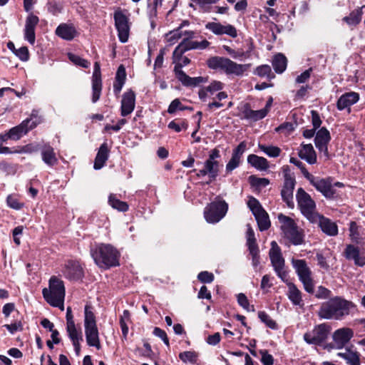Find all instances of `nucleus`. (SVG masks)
<instances>
[{
	"mask_svg": "<svg viewBox=\"0 0 365 365\" xmlns=\"http://www.w3.org/2000/svg\"><path fill=\"white\" fill-rule=\"evenodd\" d=\"M63 276L70 281L81 280L84 277V271L81 264L76 260H68L62 270Z\"/></svg>",
	"mask_w": 365,
	"mask_h": 365,
	"instance_id": "16",
	"label": "nucleus"
},
{
	"mask_svg": "<svg viewBox=\"0 0 365 365\" xmlns=\"http://www.w3.org/2000/svg\"><path fill=\"white\" fill-rule=\"evenodd\" d=\"M39 22V19L33 13H29L25 21L24 29V39L30 44L34 45L36 41L35 29Z\"/></svg>",
	"mask_w": 365,
	"mask_h": 365,
	"instance_id": "22",
	"label": "nucleus"
},
{
	"mask_svg": "<svg viewBox=\"0 0 365 365\" xmlns=\"http://www.w3.org/2000/svg\"><path fill=\"white\" fill-rule=\"evenodd\" d=\"M207 65L210 69L218 70L227 75L242 76L250 68V64H239L228 58L212 56L207 60Z\"/></svg>",
	"mask_w": 365,
	"mask_h": 365,
	"instance_id": "4",
	"label": "nucleus"
},
{
	"mask_svg": "<svg viewBox=\"0 0 365 365\" xmlns=\"http://www.w3.org/2000/svg\"><path fill=\"white\" fill-rule=\"evenodd\" d=\"M296 199L302 215L310 222H316L319 215L316 212V204L311 196L300 187L297 191Z\"/></svg>",
	"mask_w": 365,
	"mask_h": 365,
	"instance_id": "7",
	"label": "nucleus"
},
{
	"mask_svg": "<svg viewBox=\"0 0 365 365\" xmlns=\"http://www.w3.org/2000/svg\"><path fill=\"white\" fill-rule=\"evenodd\" d=\"M15 55L22 61H26L29 58V49L26 46H21L17 50H15Z\"/></svg>",
	"mask_w": 365,
	"mask_h": 365,
	"instance_id": "63",
	"label": "nucleus"
},
{
	"mask_svg": "<svg viewBox=\"0 0 365 365\" xmlns=\"http://www.w3.org/2000/svg\"><path fill=\"white\" fill-rule=\"evenodd\" d=\"M295 186V180L289 174L284 175V182L283 187L281 190V195L282 200L286 202L287 205L290 207H294L293 202V191Z\"/></svg>",
	"mask_w": 365,
	"mask_h": 365,
	"instance_id": "23",
	"label": "nucleus"
},
{
	"mask_svg": "<svg viewBox=\"0 0 365 365\" xmlns=\"http://www.w3.org/2000/svg\"><path fill=\"white\" fill-rule=\"evenodd\" d=\"M173 63H175L174 72L175 77L185 86H197L205 83V78L201 76L192 78L187 76L182 69L183 66L190 63V60L187 56H181L180 58L175 59L173 56Z\"/></svg>",
	"mask_w": 365,
	"mask_h": 365,
	"instance_id": "8",
	"label": "nucleus"
},
{
	"mask_svg": "<svg viewBox=\"0 0 365 365\" xmlns=\"http://www.w3.org/2000/svg\"><path fill=\"white\" fill-rule=\"evenodd\" d=\"M359 100V95L356 92H349L343 94L337 101L336 107L338 110H342L349 108Z\"/></svg>",
	"mask_w": 365,
	"mask_h": 365,
	"instance_id": "27",
	"label": "nucleus"
},
{
	"mask_svg": "<svg viewBox=\"0 0 365 365\" xmlns=\"http://www.w3.org/2000/svg\"><path fill=\"white\" fill-rule=\"evenodd\" d=\"M247 230L246 233V245L248 247V250L259 248L256 242V238L255 236V232L253 229L252 228L250 224L247 225Z\"/></svg>",
	"mask_w": 365,
	"mask_h": 365,
	"instance_id": "42",
	"label": "nucleus"
},
{
	"mask_svg": "<svg viewBox=\"0 0 365 365\" xmlns=\"http://www.w3.org/2000/svg\"><path fill=\"white\" fill-rule=\"evenodd\" d=\"M247 148L245 142H241L234 150L232 156L238 159H241L243 153H245Z\"/></svg>",
	"mask_w": 365,
	"mask_h": 365,
	"instance_id": "61",
	"label": "nucleus"
},
{
	"mask_svg": "<svg viewBox=\"0 0 365 365\" xmlns=\"http://www.w3.org/2000/svg\"><path fill=\"white\" fill-rule=\"evenodd\" d=\"M344 257L349 261H353L354 265L360 267L365 266V252L354 245H347L344 251Z\"/></svg>",
	"mask_w": 365,
	"mask_h": 365,
	"instance_id": "20",
	"label": "nucleus"
},
{
	"mask_svg": "<svg viewBox=\"0 0 365 365\" xmlns=\"http://www.w3.org/2000/svg\"><path fill=\"white\" fill-rule=\"evenodd\" d=\"M220 163L218 161H211L206 160L204 163V167L200 170L196 175L198 178L208 175L210 181L215 180L219 174Z\"/></svg>",
	"mask_w": 365,
	"mask_h": 365,
	"instance_id": "26",
	"label": "nucleus"
},
{
	"mask_svg": "<svg viewBox=\"0 0 365 365\" xmlns=\"http://www.w3.org/2000/svg\"><path fill=\"white\" fill-rule=\"evenodd\" d=\"M258 147L261 151L267 155H268L270 158H277L281 153V149L277 146H267L265 145L259 144Z\"/></svg>",
	"mask_w": 365,
	"mask_h": 365,
	"instance_id": "43",
	"label": "nucleus"
},
{
	"mask_svg": "<svg viewBox=\"0 0 365 365\" xmlns=\"http://www.w3.org/2000/svg\"><path fill=\"white\" fill-rule=\"evenodd\" d=\"M28 122V120H24L20 125L11 128L7 133L9 138L14 140H18L23 135L26 134L29 131L26 127Z\"/></svg>",
	"mask_w": 365,
	"mask_h": 365,
	"instance_id": "37",
	"label": "nucleus"
},
{
	"mask_svg": "<svg viewBox=\"0 0 365 365\" xmlns=\"http://www.w3.org/2000/svg\"><path fill=\"white\" fill-rule=\"evenodd\" d=\"M205 29L210 31L212 34L217 36L227 35L231 38H236L238 35L237 29L230 24H222L220 22H208L205 24Z\"/></svg>",
	"mask_w": 365,
	"mask_h": 365,
	"instance_id": "18",
	"label": "nucleus"
},
{
	"mask_svg": "<svg viewBox=\"0 0 365 365\" xmlns=\"http://www.w3.org/2000/svg\"><path fill=\"white\" fill-rule=\"evenodd\" d=\"M287 58L282 54L278 53L274 56L272 60V66L276 73H282L287 68Z\"/></svg>",
	"mask_w": 365,
	"mask_h": 365,
	"instance_id": "38",
	"label": "nucleus"
},
{
	"mask_svg": "<svg viewBox=\"0 0 365 365\" xmlns=\"http://www.w3.org/2000/svg\"><path fill=\"white\" fill-rule=\"evenodd\" d=\"M287 285L288 290L287 292V296L288 299L291 301V302L296 306H299L302 307L304 305L302 292L297 287V286L287 280V279L284 281Z\"/></svg>",
	"mask_w": 365,
	"mask_h": 365,
	"instance_id": "29",
	"label": "nucleus"
},
{
	"mask_svg": "<svg viewBox=\"0 0 365 365\" xmlns=\"http://www.w3.org/2000/svg\"><path fill=\"white\" fill-rule=\"evenodd\" d=\"M4 327L11 334H14L16 331H21L23 330V324L21 321H16L14 323L11 324H4Z\"/></svg>",
	"mask_w": 365,
	"mask_h": 365,
	"instance_id": "60",
	"label": "nucleus"
},
{
	"mask_svg": "<svg viewBox=\"0 0 365 365\" xmlns=\"http://www.w3.org/2000/svg\"><path fill=\"white\" fill-rule=\"evenodd\" d=\"M254 74L260 77H266L268 79H272L274 76L272 72L271 67L266 64L257 66L254 71Z\"/></svg>",
	"mask_w": 365,
	"mask_h": 365,
	"instance_id": "44",
	"label": "nucleus"
},
{
	"mask_svg": "<svg viewBox=\"0 0 365 365\" xmlns=\"http://www.w3.org/2000/svg\"><path fill=\"white\" fill-rule=\"evenodd\" d=\"M182 37V30L175 29L166 34L167 41L170 45L175 43L180 38Z\"/></svg>",
	"mask_w": 365,
	"mask_h": 365,
	"instance_id": "53",
	"label": "nucleus"
},
{
	"mask_svg": "<svg viewBox=\"0 0 365 365\" xmlns=\"http://www.w3.org/2000/svg\"><path fill=\"white\" fill-rule=\"evenodd\" d=\"M56 34L62 39L71 41L78 35V32L73 25L61 24L56 29Z\"/></svg>",
	"mask_w": 365,
	"mask_h": 365,
	"instance_id": "30",
	"label": "nucleus"
},
{
	"mask_svg": "<svg viewBox=\"0 0 365 365\" xmlns=\"http://www.w3.org/2000/svg\"><path fill=\"white\" fill-rule=\"evenodd\" d=\"M292 264L294 268L299 280L304 285L305 291L313 293L314 283L312 278V272L304 259H292Z\"/></svg>",
	"mask_w": 365,
	"mask_h": 365,
	"instance_id": "10",
	"label": "nucleus"
},
{
	"mask_svg": "<svg viewBox=\"0 0 365 365\" xmlns=\"http://www.w3.org/2000/svg\"><path fill=\"white\" fill-rule=\"evenodd\" d=\"M294 130L293 123L290 122H285L282 123L279 126L275 128V131L277 133H284L285 134H289Z\"/></svg>",
	"mask_w": 365,
	"mask_h": 365,
	"instance_id": "59",
	"label": "nucleus"
},
{
	"mask_svg": "<svg viewBox=\"0 0 365 365\" xmlns=\"http://www.w3.org/2000/svg\"><path fill=\"white\" fill-rule=\"evenodd\" d=\"M227 210L228 205L225 200L216 199L205 207V219L208 223H217L225 216Z\"/></svg>",
	"mask_w": 365,
	"mask_h": 365,
	"instance_id": "9",
	"label": "nucleus"
},
{
	"mask_svg": "<svg viewBox=\"0 0 365 365\" xmlns=\"http://www.w3.org/2000/svg\"><path fill=\"white\" fill-rule=\"evenodd\" d=\"M250 182L252 186L258 188L265 187L269 184V180L267 178H257L255 175L250 177Z\"/></svg>",
	"mask_w": 365,
	"mask_h": 365,
	"instance_id": "54",
	"label": "nucleus"
},
{
	"mask_svg": "<svg viewBox=\"0 0 365 365\" xmlns=\"http://www.w3.org/2000/svg\"><path fill=\"white\" fill-rule=\"evenodd\" d=\"M258 317L269 328L272 329H277V324L265 312H259Z\"/></svg>",
	"mask_w": 365,
	"mask_h": 365,
	"instance_id": "51",
	"label": "nucleus"
},
{
	"mask_svg": "<svg viewBox=\"0 0 365 365\" xmlns=\"http://www.w3.org/2000/svg\"><path fill=\"white\" fill-rule=\"evenodd\" d=\"M135 94L132 90L125 92L122 96L120 115L123 117L130 115L135 108Z\"/></svg>",
	"mask_w": 365,
	"mask_h": 365,
	"instance_id": "25",
	"label": "nucleus"
},
{
	"mask_svg": "<svg viewBox=\"0 0 365 365\" xmlns=\"http://www.w3.org/2000/svg\"><path fill=\"white\" fill-rule=\"evenodd\" d=\"M247 162L258 170H266L269 168V162L266 158L255 154L248 155Z\"/></svg>",
	"mask_w": 365,
	"mask_h": 365,
	"instance_id": "36",
	"label": "nucleus"
},
{
	"mask_svg": "<svg viewBox=\"0 0 365 365\" xmlns=\"http://www.w3.org/2000/svg\"><path fill=\"white\" fill-rule=\"evenodd\" d=\"M353 307L351 302L340 297H335L322 303L318 316L321 319L341 320L349 314L350 309Z\"/></svg>",
	"mask_w": 365,
	"mask_h": 365,
	"instance_id": "1",
	"label": "nucleus"
},
{
	"mask_svg": "<svg viewBox=\"0 0 365 365\" xmlns=\"http://www.w3.org/2000/svg\"><path fill=\"white\" fill-rule=\"evenodd\" d=\"M91 255L100 267L108 269L119 264V253L109 244H96L91 247Z\"/></svg>",
	"mask_w": 365,
	"mask_h": 365,
	"instance_id": "2",
	"label": "nucleus"
},
{
	"mask_svg": "<svg viewBox=\"0 0 365 365\" xmlns=\"http://www.w3.org/2000/svg\"><path fill=\"white\" fill-rule=\"evenodd\" d=\"M271 246L269 255L272 265L277 275L282 281H285L287 278V273L284 269L285 262L281 250L275 241L271 242Z\"/></svg>",
	"mask_w": 365,
	"mask_h": 365,
	"instance_id": "12",
	"label": "nucleus"
},
{
	"mask_svg": "<svg viewBox=\"0 0 365 365\" xmlns=\"http://www.w3.org/2000/svg\"><path fill=\"white\" fill-rule=\"evenodd\" d=\"M102 90V80L101 67L98 62L94 63L93 73L92 76V102L96 103L101 96Z\"/></svg>",
	"mask_w": 365,
	"mask_h": 365,
	"instance_id": "24",
	"label": "nucleus"
},
{
	"mask_svg": "<svg viewBox=\"0 0 365 365\" xmlns=\"http://www.w3.org/2000/svg\"><path fill=\"white\" fill-rule=\"evenodd\" d=\"M126 72L125 68L123 65H120L117 70L115 81L113 83V91L115 94H118L125 82Z\"/></svg>",
	"mask_w": 365,
	"mask_h": 365,
	"instance_id": "35",
	"label": "nucleus"
},
{
	"mask_svg": "<svg viewBox=\"0 0 365 365\" xmlns=\"http://www.w3.org/2000/svg\"><path fill=\"white\" fill-rule=\"evenodd\" d=\"M114 20L120 41L127 42L130 31L128 17L121 11H118L114 13Z\"/></svg>",
	"mask_w": 365,
	"mask_h": 365,
	"instance_id": "15",
	"label": "nucleus"
},
{
	"mask_svg": "<svg viewBox=\"0 0 365 365\" xmlns=\"http://www.w3.org/2000/svg\"><path fill=\"white\" fill-rule=\"evenodd\" d=\"M69 59L76 65L87 68L90 66V62L84 58H81L75 54H68Z\"/></svg>",
	"mask_w": 365,
	"mask_h": 365,
	"instance_id": "56",
	"label": "nucleus"
},
{
	"mask_svg": "<svg viewBox=\"0 0 365 365\" xmlns=\"http://www.w3.org/2000/svg\"><path fill=\"white\" fill-rule=\"evenodd\" d=\"M179 358L184 363L195 364L197 361V354L195 351H187L180 353Z\"/></svg>",
	"mask_w": 365,
	"mask_h": 365,
	"instance_id": "52",
	"label": "nucleus"
},
{
	"mask_svg": "<svg viewBox=\"0 0 365 365\" xmlns=\"http://www.w3.org/2000/svg\"><path fill=\"white\" fill-rule=\"evenodd\" d=\"M168 128L175 130L177 133L182 130H187L188 124L184 119H178L170 121L168 125Z\"/></svg>",
	"mask_w": 365,
	"mask_h": 365,
	"instance_id": "45",
	"label": "nucleus"
},
{
	"mask_svg": "<svg viewBox=\"0 0 365 365\" xmlns=\"http://www.w3.org/2000/svg\"><path fill=\"white\" fill-rule=\"evenodd\" d=\"M108 155H109V149L108 147L107 143H103L100 146L98 153L96 156L93 168L95 170H100L101 169L106 161L108 159Z\"/></svg>",
	"mask_w": 365,
	"mask_h": 365,
	"instance_id": "33",
	"label": "nucleus"
},
{
	"mask_svg": "<svg viewBox=\"0 0 365 365\" xmlns=\"http://www.w3.org/2000/svg\"><path fill=\"white\" fill-rule=\"evenodd\" d=\"M237 302L240 307L247 312H255L254 305H250L247 297L243 293L237 295Z\"/></svg>",
	"mask_w": 365,
	"mask_h": 365,
	"instance_id": "50",
	"label": "nucleus"
},
{
	"mask_svg": "<svg viewBox=\"0 0 365 365\" xmlns=\"http://www.w3.org/2000/svg\"><path fill=\"white\" fill-rule=\"evenodd\" d=\"M277 219L280 223V229L284 237L294 245H302L304 242V232L302 230H299L294 220L282 213L277 215Z\"/></svg>",
	"mask_w": 365,
	"mask_h": 365,
	"instance_id": "5",
	"label": "nucleus"
},
{
	"mask_svg": "<svg viewBox=\"0 0 365 365\" xmlns=\"http://www.w3.org/2000/svg\"><path fill=\"white\" fill-rule=\"evenodd\" d=\"M108 203L113 208L120 212H125L128 210V205L125 202L118 200L113 194L110 195Z\"/></svg>",
	"mask_w": 365,
	"mask_h": 365,
	"instance_id": "40",
	"label": "nucleus"
},
{
	"mask_svg": "<svg viewBox=\"0 0 365 365\" xmlns=\"http://www.w3.org/2000/svg\"><path fill=\"white\" fill-rule=\"evenodd\" d=\"M45 300L52 307L64 309L66 289L63 280L56 276H52L48 282V287L42 290Z\"/></svg>",
	"mask_w": 365,
	"mask_h": 365,
	"instance_id": "3",
	"label": "nucleus"
},
{
	"mask_svg": "<svg viewBox=\"0 0 365 365\" xmlns=\"http://www.w3.org/2000/svg\"><path fill=\"white\" fill-rule=\"evenodd\" d=\"M197 279L202 283H211L214 280V275L211 272L203 271L198 274Z\"/></svg>",
	"mask_w": 365,
	"mask_h": 365,
	"instance_id": "64",
	"label": "nucleus"
},
{
	"mask_svg": "<svg viewBox=\"0 0 365 365\" xmlns=\"http://www.w3.org/2000/svg\"><path fill=\"white\" fill-rule=\"evenodd\" d=\"M25 120L29 121L26 127L29 130H31L42 122V118L38 115L37 110H33L30 118H26Z\"/></svg>",
	"mask_w": 365,
	"mask_h": 365,
	"instance_id": "46",
	"label": "nucleus"
},
{
	"mask_svg": "<svg viewBox=\"0 0 365 365\" xmlns=\"http://www.w3.org/2000/svg\"><path fill=\"white\" fill-rule=\"evenodd\" d=\"M259 353L261 355L260 361L263 365H273L274 358L268 353L267 350L261 349L259 351Z\"/></svg>",
	"mask_w": 365,
	"mask_h": 365,
	"instance_id": "57",
	"label": "nucleus"
},
{
	"mask_svg": "<svg viewBox=\"0 0 365 365\" xmlns=\"http://www.w3.org/2000/svg\"><path fill=\"white\" fill-rule=\"evenodd\" d=\"M247 206L254 215L259 230H268L271 225L269 215L259 202L254 197H250L247 202Z\"/></svg>",
	"mask_w": 365,
	"mask_h": 365,
	"instance_id": "11",
	"label": "nucleus"
},
{
	"mask_svg": "<svg viewBox=\"0 0 365 365\" xmlns=\"http://www.w3.org/2000/svg\"><path fill=\"white\" fill-rule=\"evenodd\" d=\"M66 331L68 332V336H69L70 339L71 340L72 343L73 342L76 343L77 341H80V340L83 339L81 332L78 331L76 329L75 324L67 325Z\"/></svg>",
	"mask_w": 365,
	"mask_h": 365,
	"instance_id": "47",
	"label": "nucleus"
},
{
	"mask_svg": "<svg viewBox=\"0 0 365 365\" xmlns=\"http://www.w3.org/2000/svg\"><path fill=\"white\" fill-rule=\"evenodd\" d=\"M331 140L329 131L325 128H322L316 133L314 138V143L316 148L319 151L324 154L326 160L329 159V153L328 151V143Z\"/></svg>",
	"mask_w": 365,
	"mask_h": 365,
	"instance_id": "21",
	"label": "nucleus"
},
{
	"mask_svg": "<svg viewBox=\"0 0 365 365\" xmlns=\"http://www.w3.org/2000/svg\"><path fill=\"white\" fill-rule=\"evenodd\" d=\"M242 118L251 120L258 121L263 119L267 115V109H260L257 110H252L250 106L246 103L242 110Z\"/></svg>",
	"mask_w": 365,
	"mask_h": 365,
	"instance_id": "28",
	"label": "nucleus"
},
{
	"mask_svg": "<svg viewBox=\"0 0 365 365\" xmlns=\"http://www.w3.org/2000/svg\"><path fill=\"white\" fill-rule=\"evenodd\" d=\"M330 327L328 324H319L304 334V340L309 344L321 345L327 339Z\"/></svg>",
	"mask_w": 365,
	"mask_h": 365,
	"instance_id": "13",
	"label": "nucleus"
},
{
	"mask_svg": "<svg viewBox=\"0 0 365 365\" xmlns=\"http://www.w3.org/2000/svg\"><path fill=\"white\" fill-rule=\"evenodd\" d=\"M353 346H351V348ZM346 362L348 365H361L360 354L350 349V351H348Z\"/></svg>",
	"mask_w": 365,
	"mask_h": 365,
	"instance_id": "48",
	"label": "nucleus"
},
{
	"mask_svg": "<svg viewBox=\"0 0 365 365\" xmlns=\"http://www.w3.org/2000/svg\"><path fill=\"white\" fill-rule=\"evenodd\" d=\"M192 110V108L184 106L178 98L174 99L168 108V113L170 114L175 113L177 110Z\"/></svg>",
	"mask_w": 365,
	"mask_h": 365,
	"instance_id": "49",
	"label": "nucleus"
},
{
	"mask_svg": "<svg viewBox=\"0 0 365 365\" xmlns=\"http://www.w3.org/2000/svg\"><path fill=\"white\" fill-rule=\"evenodd\" d=\"M331 295V292L323 286L318 287L317 290L315 294V297L317 299H330Z\"/></svg>",
	"mask_w": 365,
	"mask_h": 365,
	"instance_id": "58",
	"label": "nucleus"
},
{
	"mask_svg": "<svg viewBox=\"0 0 365 365\" xmlns=\"http://www.w3.org/2000/svg\"><path fill=\"white\" fill-rule=\"evenodd\" d=\"M317 220L319 226L324 233L329 236H336L338 234V227L335 222L319 215Z\"/></svg>",
	"mask_w": 365,
	"mask_h": 365,
	"instance_id": "31",
	"label": "nucleus"
},
{
	"mask_svg": "<svg viewBox=\"0 0 365 365\" xmlns=\"http://www.w3.org/2000/svg\"><path fill=\"white\" fill-rule=\"evenodd\" d=\"M130 322V314L128 310H124L120 317V326L124 338L127 337L128 334V323Z\"/></svg>",
	"mask_w": 365,
	"mask_h": 365,
	"instance_id": "41",
	"label": "nucleus"
},
{
	"mask_svg": "<svg viewBox=\"0 0 365 365\" xmlns=\"http://www.w3.org/2000/svg\"><path fill=\"white\" fill-rule=\"evenodd\" d=\"M299 156L311 165L317 162V154L312 144H302Z\"/></svg>",
	"mask_w": 365,
	"mask_h": 365,
	"instance_id": "34",
	"label": "nucleus"
},
{
	"mask_svg": "<svg viewBox=\"0 0 365 365\" xmlns=\"http://www.w3.org/2000/svg\"><path fill=\"white\" fill-rule=\"evenodd\" d=\"M210 43L204 39L199 42L192 40H182L178 46L175 48L173 51V57L175 59H178L181 57L183 53L187 51L193 49L203 50L210 46Z\"/></svg>",
	"mask_w": 365,
	"mask_h": 365,
	"instance_id": "14",
	"label": "nucleus"
},
{
	"mask_svg": "<svg viewBox=\"0 0 365 365\" xmlns=\"http://www.w3.org/2000/svg\"><path fill=\"white\" fill-rule=\"evenodd\" d=\"M312 185L327 199H334L337 196L336 190L334 188L331 178H317Z\"/></svg>",
	"mask_w": 365,
	"mask_h": 365,
	"instance_id": "17",
	"label": "nucleus"
},
{
	"mask_svg": "<svg viewBox=\"0 0 365 365\" xmlns=\"http://www.w3.org/2000/svg\"><path fill=\"white\" fill-rule=\"evenodd\" d=\"M84 315V328L86 342L88 346L96 347L98 350L101 349V343L96 317L87 305L85 307Z\"/></svg>",
	"mask_w": 365,
	"mask_h": 365,
	"instance_id": "6",
	"label": "nucleus"
},
{
	"mask_svg": "<svg viewBox=\"0 0 365 365\" xmlns=\"http://www.w3.org/2000/svg\"><path fill=\"white\" fill-rule=\"evenodd\" d=\"M41 152L42 160L47 165L52 167L58 163V158L53 148L49 144L41 145L40 149Z\"/></svg>",
	"mask_w": 365,
	"mask_h": 365,
	"instance_id": "32",
	"label": "nucleus"
},
{
	"mask_svg": "<svg viewBox=\"0 0 365 365\" xmlns=\"http://www.w3.org/2000/svg\"><path fill=\"white\" fill-rule=\"evenodd\" d=\"M354 336V331L348 327L336 329L333 333V344L331 347L341 349L346 346Z\"/></svg>",
	"mask_w": 365,
	"mask_h": 365,
	"instance_id": "19",
	"label": "nucleus"
},
{
	"mask_svg": "<svg viewBox=\"0 0 365 365\" xmlns=\"http://www.w3.org/2000/svg\"><path fill=\"white\" fill-rule=\"evenodd\" d=\"M41 148V145L37 143L27 144L20 148L16 152L18 153H32L38 151Z\"/></svg>",
	"mask_w": 365,
	"mask_h": 365,
	"instance_id": "55",
	"label": "nucleus"
},
{
	"mask_svg": "<svg viewBox=\"0 0 365 365\" xmlns=\"http://www.w3.org/2000/svg\"><path fill=\"white\" fill-rule=\"evenodd\" d=\"M6 202L9 207L14 210H20L24 206L23 203H21L16 197L12 195H9L7 197Z\"/></svg>",
	"mask_w": 365,
	"mask_h": 365,
	"instance_id": "62",
	"label": "nucleus"
},
{
	"mask_svg": "<svg viewBox=\"0 0 365 365\" xmlns=\"http://www.w3.org/2000/svg\"><path fill=\"white\" fill-rule=\"evenodd\" d=\"M362 9H355L352 11L349 16L343 18V21L346 22L349 26H356L361 21Z\"/></svg>",
	"mask_w": 365,
	"mask_h": 365,
	"instance_id": "39",
	"label": "nucleus"
}]
</instances>
